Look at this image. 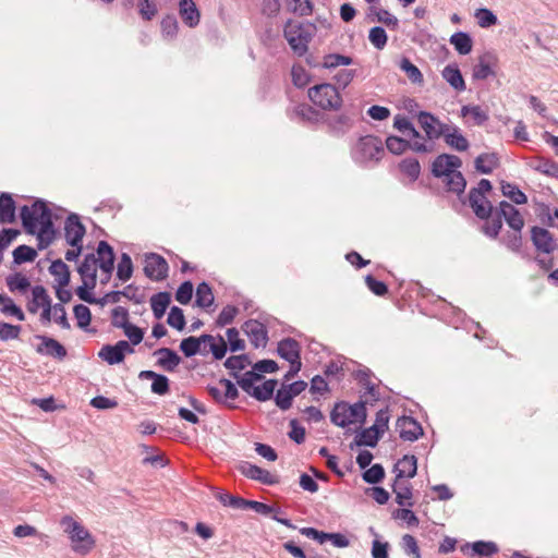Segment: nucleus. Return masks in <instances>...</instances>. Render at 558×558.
Listing matches in <instances>:
<instances>
[{
  "instance_id": "e433bc0d",
  "label": "nucleus",
  "mask_w": 558,
  "mask_h": 558,
  "mask_svg": "<svg viewBox=\"0 0 558 558\" xmlns=\"http://www.w3.org/2000/svg\"><path fill=\"white\" fill-rule=\"evenodd\" d=\"M393 126L403 135L411 138H421L422 134L414 128L412 122L404 116L397 114L393 119Z\"/></svg>"
},
{
  "instance_id": "69168bd1",
  "label": "nucleus",
  "mask_w": 558,
  "mask_h": 558,
  "mask_svg": "<svg viewBox=\"0 0 558 558\" xmlns=\"http://www.w3.org/2000/svg\"><path fill=\"white\" fill-rule=\"evenodd\" d=\"M217 499L223 505L234 509H245V499L230 495L228 493H218Z\"/></svg>"
},
{
  "instance_id": "052dcab7",
  "label": "nucleus",
  "mask_w": 558,
  "mask_h": 558,
  "mask_svg": "<svg viewBox=\"0 0 558 558\" xmlns=\"http://www.w3.org/2000/svg\"><path fill=\"white\" fill-rule=\"evenodd\" d=\"M401 548L403 551L414 558H421L420 548L414 536L405 534L401 539Z\"/></svg>"
},
{
  "instance_id": "ea45409f",
  "label": "nucleus",
  "mask_w": 558,
  "mask_h": 558,
  "mask_svg": "<svg viewBox=\"0 0 558 558\" xmlns=\"http://www.w3.org/2000/svg\"><path fill=\"white\" fill-rule=\"evenodd\" d=\"M276 386L277 380L268 379L262 386H255L251 396L258 401H267L272 397Z\"/></svg>"
},
{
  "instance_id": "5701e85b",
  "label": "nucleus",
  "mask_w": 558,
  "mask_h": 558,
  "mask_svg": "<svg viewBox=\"0 0 558 558\" xmlns=\"http://www.w3.org/2000/svg\"><path fill=\"white\" fill-rule=\"evenodd\" d=\"M97 258L95 254H87L83 263L78 266V274L82 280H86L92 287H96L97 281Z\"/></svg>"
},
{
  "instance_id": "9d476101",
  "label": "nucleus",
  "mask_w": 558,
  "mask_h": 558,
  "mask_svg": "<svg viewBox=\"0 0 558 558\" xmlns=\"http://www.w3.org/2000/svg\"><path fill=\"white\" fill-rule=\"evenodd\" d=\"M144 272L153 280H162L168 275V264L160 255L150 253L146 255Z\"/></svg>"
},
{
  "instance_id": "393cba45",
  "label": "nucleus",
  "mask_w": 558,
  "mask_h": 558,
  "mask_svg": "<svg viewBox=\"0 0 558 558\" xmlns=\"http://www.w3.org/2000/svg\"><path fill=\"white\" fill-rule=\"evenodd\" d=\"M441 75L444 80L457 92L465 90V82L457 64L446 65Z\"/></svg>"
},
{
  "instance_id": "c756f323",
  "label": "nucleus",
  "mask_w": 558,
  "mask_h": 558,
  "mask_svg": "<svg viewBox=\"0 0 558 558\" xmlns=\"http://www.w3.org/2000/svg\"><path fill=\"white\" fill-rule=\"evenodd\" d=\"M474 166L480 173L489 174L499 166V159L494 153L481 154L475 158Z\"/></svg>"
},
{
  "instance_id": "2f4dec72",
  "label": "nucleus",
  "mask_w": 558,
  "mask_h": 558,
  "mask_svg": "<svg viewBox=\"0 0 558 558\" xmlns=\"http://www.w3.org/2000/svg\"><path fill=\"white\" fill-rule=\"evenodd\" d=\"M50 274L54 277L59 287H65L70 282L69 267L61 259L51 263L49 267Z\"/></svg>"
},
{
  "instance_id": "72a5a7b5",
  "label": "nucleus",
  "mask_w": 558,
  "mask_h": 558,
  "mask_svg": "<svg viewBox=\"0 0 558 558\" xmlns=\"http://www.w3.org/2000/svg\"><path fill=\"white\" fill-rule=\"evenodd\" d=\"M170 301L171 296L168 292H159L150 298V306L157 319H160L165 315Z\"/></svg>"
},
{
  "instance_id": "79ce46f5",
  "label": "nucleus",
  "mask_w": 558,
  "mask_h": 558,
  "mask_svg": "<svg viewBox=\"0 0 558 558\" xmlns=\"http://www.w3.org/2000/svg\"><path fill=\"white\" fill-rule=\"evenodd\" d=\"M250 364L251 361L245 354L230 356L225 362V366L231 371V375L234 378H238V372L244 369Z\"/></svg>"
},
{
  "instance_id": "4be33fe9",
  "label": "nucleus",
  "mask_w": 558,
  "mask_h": 558,
  "mask_svg": "<svg viewBox=\"0 0 558 558\" xmlns=\"http://www.w3.org/2000/svg\"><path fill=\"white\" fill-rule=\"evenodd\" d=\"M179 13L182 21L190 27H195L199 23L201 14L193 0H180Z\"/></svg>"
},
{
  "instance_id": "aec40b11",
  "label": "nucleus",
  "mask_w": 558,
  "mask_h": 558,
  "mask_svg": "<svg viewBox=\"0 0 558 558\" xmlns=\"http://www.w3.org/2000/svg\"><path fill=\"white\" fill-rule=\"evenodd\" d=\"M97 266L109 277L113 270L114 254L112 247L100 241L97 247Z\"/></svg>"
},
{
  "instance_id": "412c9836",
  "label": "nucleus",
  "mask_w": 558,
  "mask_h": 558,
  "mask_svg": "<svg viewBox=\"0 0 558 558\" xmlns=\"http://www.w3.org/2000/svg\"><path fill=\"white\" fill-rule=\"evenodd\" d=\"M277 352L280 357L289 363L301 361V347L299 342L292 338H284L278 343Z\"/></svg>"
},
{
  "instance_id": "1a4fd4ad",
  "label": "nucleus",
  "mask_w": 558,
  "mask_h": 558,
  "mask_svg": "<svg viewBox=\"0 0 558 558\" xmlns=\"http://www.w3.org/2000/svg\"><path fill=\"white\" fill-rule=\"evenodd\" d=\"M417 119L429 141L437 140L441 137L445 132H449V124L442 123L438 118L427 111H420Z\"/></svg>"
},
{
  "instance_id": "4468645a",
  "label": "nucleus",
  "mask_w": 558,
  "mask_h": 558,
  "mask_svg": "<svg viewBox=\"0 0 558 558\" xmlns=\"http://www.w3.org/2000/svg\"><path fill=\"white\" fill-rule=\"evenodd\" d=\"M397 430L401 439L407 441H414L423 435L422 426L410 416H401L396 423Z\"/></svg>"
},
{
  "instance_id": "a878e982",
  "label": "nucleus",
  "mask_w": 558,
  "mask_h": 558,
  "mask_svg": "<svg viewBox=\"0 0 558 558\" xmlns=\"http://www.w3.org/2000/svg\"><path fill=\"white\" fill-rule=\"evenodd\" d=\"M449 132H445L442 137L447 145L458 151H464L469 148V141L461 134L458 126L449 124Z\"/></svg>"
},
{
  "instance_id": "6ab92c4d",
  "label": "nucleus",
  "mask_w": 558,
  "mask_h": 558,
  "mask_svg": "<svg viewBox=\"0 0 558 558\" xmlns=\"http://www.w3.org/2000/svg\"><path fill=\"white\" fill-rule=\"evenodd\" d=\"M243 330L255 348L265 347L267 344V330L258 320H247L243 326Z\"/></svg>"
},
{
  "instance_id": "603ef678",
  "label": "nucleus",
  "mask_w": 558,
  "mask_h": 558,
  "mask_svg": "<svg viewBox=\"0 0 558 558\" xmlns=\"http://www.w3.org/2000/svg\"><path fill=\"white\" fill-rule=\"evenodd\" d=\"M7 286L10 291L25 292L31 283L29 280L22 274H14L7 278Z\"/></svg>"
},
{
  "instance_id": "09e8293b",
  "label": "nucleus",
  "mask_w": 558,
  "mask_h": 558,
  "mask_svg": "<svg viewBox=\"0 0 558 558\" xmlns=\"http://www.w3.org/2000/svg\"><path fill=\"white\" fill-rule=\"evenodd\" d=\"M400 69L407 74L408 78L412 83H422L423 74L416 65H414L408 58H403L400 61Z\"/></svg>"
},
{
  "instance_id": "a211bd4d",
  "label": "nucleus",
  "mask_w": 558,
  "mask_h": 558,
  "mask_svg": "<svg viewBox=\"0 0 558 558\" xmlns=\"http://www.w3.org/2000/svg\"><path fill=\"white\" fill-rule=\"evenodd\" d=\"M532 242L538 251L551 253L556 250V242L547 229L533 227L531 230Z\"/></svg>"
},
{
  "instance_id": "680f3d73",
  "label": "nucleus",
  "mask_w": 558,
  "mask_h": 558,
  "mask_svg": "<svg viewBox=\"0 0 558 558\" xmlns=\"http://www.w3.org/2000/svg\"><path fill=\"white\" fill-rule=\"evenodd\" d=\"M409 141V149L420 153L426 154L432 153L434 150L433 141L425 140L423 136L421 138H411Z\"/></svg>"
},
{
  "instance_id": "9b49d317",
  "label": "nucleus",
  "mask_w": 558,
  "mask_h": 558,
  "mask_svg": "<svg viewBox=\"0 0 558 558\" xmlns=\"http://www.w3.org/2000/svg\"><path fill=\"white\" fill-rule=\"evenodd\" d=\"M239 471L244 476L258 481L265 485H274L279 483V478L277 475L271 474L269 471L264 470L257 465H254L250 462H241L239 464Z\"/></svg>"
},
{
  "instance_id": "2eb2a0df",
  "label": "nucleus",
  "mask_w": 558,
  "mask_h": 558,
  "mask_svg": "<svg viewBox=\"0 0 558 558\" xmlns=\"http://www.w3.org/2000/svg\"><path fill=\"white\" fill-rule=\"evenodd\" d=\"M211 335H202L201 337H187L183 339L180 343V350L186 357L194 356L196 354H207L208 350L206 349V341H211Z\"/></svg>"
},
{
  "instance_id": "8fccbe9b",
  "label": "nucleus",
  "mask_w": 558,
  "mask_h": 558,
  "mask_svg": "<svg viewBox=\"0 0 558 558\" xmlns=\"http://www.w3.org/2000/svg\"><path fill=\"white\" fill-rule=\"evenodd\" d=\"M132 274H133L132 259L126 253H123L121 255V259L118 264L117 277L121 281H128L132 277Z\"/></svg>"
},
{
  "instance_id": "473e14b6",
  "label": "nucleus",
  "mask_w": 558,
  "mask_h": 558,
  "mask_svg": "<svg viewBox=\"0 0 558 558\" xmlns=\"http://www.w3.org/2000/svg\"><path fill=\"white\" fill-rule=\"evenodd\" d=\"M33 299L28 303L27 308L31 313H36L39 307L48 306L50 298L46 289L41 286H35L32 290Z\"/></svg>"
},
{
  "instance_id": "c03bdc74",
  "label": "nucleus",
  "mask_w": 558,
  "mask_h": 558,
  "mask_svg": "<svg viewBox=\"0 0 558 558\" xmlns=\"http://www.w3.org/2000/svg\"><path fill=\"white\" fill-rule=\"evenodd\" d=\"M393 493L396 494V502L399 506L411 507L413 505L411 502L412 489L409 485L400 484L398 483V480H396V483L393 485Z\"/></svg>"
},
{
  "instance_id": "c85d7f7f",
  "label": "nucleus",
  "mask_w": 558,
  "mask_h": 558,
  "mask_svg": "<svg viewBox=\"0 0 558 558\" xmlns=\"http://www.w3.org/2000/svg\"><path fill=\"white\" fill-rule=\"evenodd\" d=\"M15 220V202L8 193L0 195V222L12 223Z\"/></svg>"
},
{
  "instance_id": "ddd939ff",
  "label": "nucleus",
  "mask_w": 558,
  "mask_h": 558,
  "mask_svg": "<svg viewBox=\"0 0 558 558\" xmlns=\"http://www.w3.org/2000/svg\"><path fill=\"white\" fill-rule=\"evenodd\" d=\"M65 239L71 246H78L85 235V227L75 214H71L64 223Z\"/></svg>"
},
{
  "instance_id": "864d4df0",
  "label": "nucleus",
  "mask_w": 558,
  "mask_h": 558,
  "mask_svg": "<svg viewBox=\"0 0 558 558\" xmlns=\"http://www.w3.org/2000/svg\"><path fill=\"white\" fill-rule=\"evenodd\" d=\"M387 149L393 155H401L409 149V141L398 136H388L386 140Z\"/></svg>"
},
{
  "instance_id": "6e6552de",
  "label": "nucleus",
  "mask_w": 558,
  "mask_h": 558,
  "mask_svg": "<svg viewBox=\"0 0 558 558\" xmlns=\"http://www.w3.org/2000/svg\"><path fill=\"white\" fill-rule=\"evenodd\" d=\"M134 352V349L126 340H120L116 344H106L98 352V356L109 365L121 363L126 354Z\"/></svg>"
},
{
  "instance_id": "a19ab883",
  "label": "nucleus",
  "mask_w": 558,
  "mask_h": 558,
  "mask_svg": "<svg viewBox=\"0 0 558 558\" xmlns=\"http://www.w3.org/2000/svg\"><path fill=\"white\" fill-rule=\"evenodd\" d=\"M501 192L517 205H522L527 202L526 195L514 184L502 182Z\"/></svg>"
},
{
  "instance_id": "a18cd8bd",
  "label": "nucleus",
  "mask_w": 558,
  "mask_h": 558,
  "mask_svg": "<svg viewBox=\"0 0 558 558\" xmlns=\"http://www.w3.org/2000/svg\"><path fill=\"white\" fill-rule=\"evenodd\" d=\"M380 437L381 436L377 434L374 428L368 427L356 435L354 442L356 446L375 447Z\"/></svg>"
},
{
  "instance_id": "cd10ccee",
  "label": "nucleus",
  "mask_w": 558,
  "mask_h": 558,
  "mask_svg": "<svg viewBox=\"0 0 558 558\" xmlns=\"http://www.w3.org/2000/svg\"><path fill=\"white\" fill-rule=\"evenodd\" d=\"M154 354L158 356V365L168 372L174 371L181 362V357L168 348L158 349Z\"/></svg>"
},
{
  "instance_id": "3c124183",
  "label": "nucleus",
  "mask_w": 558,
  "mask_h": 558,
  "mask_svg": "<svg viewBox=\"0 0 558 558\" xmlns=\"http://www.w3.org/2000/svg\"><path fill=\"white\" fill-rule=\"evenodd\" d=\"M400 170L412 181L416 180L421 172L420 162L415 158H407L399 165Z\"/></svg>"
},
{
  "instance_id": "f03ea898",
  "label": "nucleus",
  "mask_w": 558,
  "mask_h": 558,
  "mask_svg": "<svg viewBox=\"0 0 558 558\" xmlns=\"http://www.w3.org/2000/svg\"><path fill=\"white\" fill-rule=\"evenodd\" d=\"M63 532L68 535L71 549L78 555H87L95 546V539L88 530L71 515L60 520Z\"/></svg>"
},
{
  "instance_id": "5fc2aeb1",
  "label": "nucleus",
  "mask_w": 558,
  "mask_h": 558,
  "mask_svg": "<svg viewBox=\"0 0 558 558\" xmlns=\"http://www.w3.org/2000/svg\"><path fill=\"white\" fill-rule=\"evenodd\" d=\"M461 116H471L477 125H482L488 120L487 113L480 106H463L461 108Z\"/></svg>"
},
{
  "instance_id": "e2e57ef3",
  "label": "nucleus",
  "mask_w": 558,
  "mask_h": 558,
  "mask_svg": "<svg viewBox=\"0 0 558 558\" xmlns=\"http://www.w3.org/2000/svg\"><path fill=\"white\" fill-rule=\"evenodd\" d=\"M368 39L375 48L381 50L387 44V34L383 27L375 26L371 28Z\"/></svg>"
},
{
  "instance_id": "6e6d98bb",
  "label": "nucleus",
  "mask_w": 558,
  "mask_h": 558,
  "mask_svg": "<svg viewBox=\"0 0 558 558\" xmlns=\"http://www.w3.org/2000/svg\"><path fill=\"white\" fill-rule=\"evenodd\" d=\"M37 256V252L27 245H20L13 251V258L16 264L33 262Z\"/></svg>"
},
{
  "instance_id": "4d7b16f0",
  "label": "nucleus",
  "mask_w": 558,
  "mask_h": 558,
  "mask_svg": "<svg viewBox=\"0 0 558 558\" xmlns=\"http://www.w3.org/2000/svg\"><path fill=\"white\" fill-rule=\"evenodd\" d=\"M353 60L351 57L339 54V53H330L324 57L323 66L326 69H333L340 65H350Z\"/></svg>"
},
{
  "instance_id": "f704fd0d",
  "label": "nucleus",
  "mask_w": 558,
  "mask_h": 558,
  "mask_svg": "<svg viewBox=\"0 0 558 558\" xmlns=\"http://www.w3.org/2000/svg\"><path fill=\"white\" fill-rule=\"evenodd\" d=\"M532 168L545 175L558 179V163L554 160L537 157L533 160Z\"/></svg>"
},
{
  "instance_id": "bb28decb",
  "label": "nucleus",
  "mask_w": 558,
  "mask_h": 558,
  "mask_svg": "<svg viewBox=\"0 0 558 558\" xmlns=\"http://www.w3.org/2000/svg\"><path fill=\"white\" fill-rule=\"evenodd\" d=\"M141 379H153L151 391L157 395H166L169 391V380L165 375L153 371H142L138 375Z\"/></svg>"
},
{
  "instance_id": "7c9ffc66",
  "label": "nucleus",
  "mask_w": 558,
  "mask_h": 558,
  "mask_svg": "<svg viewBox=\"0 0 558 558\" xmlns=\"http://www.w3.org/2000/svg\"><path fill=\"white\" fill-rule=\"evenodd\" d=\"M495 62V57L490 53H486L478 59V63L473 68V77L475 80H485L494 74L492 69Z\"/></svg>"
},
{
  "instance_id": "0eeeda50",
  "label": "nucleus",
  "mask_w": 558,
  "mask_h": 558,
  "mask_svg": "<svg viewBox=\"0 0 558 558\" xmlns=\"http://www.w3.org/2000/svg\"><path fill=\"white\" fill-rule=\"evenodd\" d=\"M385 154L384 144L377 136L361 137L353 148V157L357 162L379 161Z\"/></svg>"
},
{
  "instance_id": "423d86ee",
  "label": "nucleus",
  "mask_w": 558,
  "mask_h": 558,
  "mask_svg": "<svg viewBox=\"0 0 558 558\" xmlns=\"http://www.w3.org/2000/svg\"><path fill=\"white\" fill-rule=\"evenodd\" d=\"M493 189L492 183L487 179H482L476 187H472L469 192V204L475 216L480 219L488 220L493 213V206L486 197V193Z\"/></svg>"
},
{
  "instance_id": "37998d69",
  "label": "nucleus",
  "mask_w": 558,
  "mask_h": 558,
  "mask_svg": "<svg viewBox=\"0 0 558 558\" xmlns=\"http://www.w3.org/2000/svg\"><path fill=\"white\" fill-rule=\"evenodd\" d=\"M214 303V294L211 288L206 283L202 282L196 289V305L199 307H208Z\"/></svg>"
},
{
  "instance_id": "de8ad7c7",
  "label": "nucleus",
  "mask_w": 558,
  "mask_h": 558,
  "mask_svg": "<svg viewBox=\"0 0 558 558\" xmlns=\"http://www.w3.org/2000/svg\"><path fill=\"white\" fill-rule=\"evenodd\" d=\"M474 16L476 19L478 26L483 28L494 26L498 22L497 16L493 13V11L486 8L477 9L475 11Z\"/></svg>"
},
{
  "instance_id": "f3484780",
  "label": "nucleus",
  "mask_w": 558,
  "mask_h": 558,
  "mask_svg": "<svg viewBox=\"0 0 558 558\" xmlns=\"http://www.w3.org/2000/svg\"><path fill=\"white\" fill-rule=\"evenodd\" d=\"M498 213L504 217L512 231L521 232L524 227V219L520 211L510 203L502 201L499 203Z\"/></svg>"
},
{
  "instance_id": "bf43d9fd",
  "label": "nucleus",
  "mask_w": 558,
  "mask_h": 558,
  "mask_svg": "<svg viewBox=\"0 0 558 558\" xmlns=\"http://www.w3.org/2000/svg\"><path fill=\"white\" fill-rule=\"evenodd\" d=\"M287 5L290 11L301 16L310 15L313 10L310 0H287Z\"/></svg>"
},
{
  "instance_id": "f8f14e48",
  "label": "nucleus",
  "mask_w": 558,
  "mask_h": 558,
  "mask_svg": "<svg viewBox=\"0 0 558 558\" xmlns=\"http://www.w3.org/2000/svg\"><path fill=\"white\" fill-rule=\"evenodd\" d=\"M462 165L461 159L454 155H439L432 165V172L437 178H445Z\"/></svg>"
},
{
  "instance_id": "58836bf2",
  "label": "nucleus",
  "mask_w": 558,
  "mask_h": 558,
  "mask_svg": "<svg viewBox=\"0 0 558 558\" xmlns=\"http://www.w3.org/2000/svg\"><path fill=\"white\" fill-rule=\"evenodd\" d=\"M0 311L9 316H14L19 320L23 322L25 315L23 311L14 304L13 300L5 294L0 293Z\"/></svg>"
},
{
  "instance_id": "774afa93",
  "label": "nucleus",
  "mask_w": 558,
  "mask_h": 558,
  "mask_svg": "<svg viewBox=\"0 0 558 558\" xmlns=\"http://www.w3.org/2000/svg\"><path fill=\"white\" fill-rule=\"evenodd\" d=\"M293 397L287 386H282L276 393L275 401L278 408L281 410H288L292 405Z\"/></svg>"
},
{
  "instance_id": "4c0bfd02",
  "label": "nucleus",
  "mask_w": 558,
  "mask_h": 558,
  "mask_svg": "<svg viewBox=\"0 0 558 558\" xmlns=\"http://www.w3.org/2000/svg\"><path fill=\"white\" fill-rule=\"evenodd\" d=\"M444 183L446 184L448 191L457 194L463 193L466 186V181L463 174L458 171V169L445 177Z\"/></svg>"
},
{
  "instance_id": "f257e3e1",
  "label": "nucleus",
  "mask_w": 558,
  "mask_h": 558,
  "mask_svg": "<svg viewBox=\"0 0 558 558\" xmlns=\"http://www.w3.org/2000/svg\"><path fill=\"white\" fill-rule=\"evenodd\" d=\"M21 219L25 231L29 234H36L38 248L48 247L56 235L51 219V211L46 203L35 202L31 207L21 208Z\"/></svg>"
},
{
  "instance_id": "49530a36",
  "label": "nucleus",
  "mask_w": 558,
  "mask_h": 558,
  "mask_svg": "<svg viewBox=\"0 0 558 558\" xmlns=\"http://www.w3.org/2000/svg\"><path fill=\"white\" fill-rule=\"evenodd\" d=\"M239 386L251 396V392L255 388L254 384L262 379V375L257 374L254 369L246 372L243 376L235 378Z\"/></svg>"
},
{
  "instance_id": "0e129e2a",
  "label": "nucleus",
  "mask_w": 558,
  "mask_h": 558,
  "mask_svg": "<svg viewBox=\"0 0 558 558\" xmlns=\"http://www.w3.org/2000/svg\"><path fill=\"white\" fill-rule=\"evenodd\" d=\"M362 477L368 484H377L385 477V470L380 464H374L363 473Z\"/></svg>"
},
{
  "instance_id": "b1692460",
  "label": "nucleus",
  "mask_w": 558,
  "mask_h": 558,
  "mask_svg": "<svg viewBox=\"0 0 558 558\" xmlns=\"http://www.w3.org/2000/svg\"><path fill=\"white\" fill-rule=\"evenodd\" d=\"M416 471L417 460L415 456H404L396 463L393 468V472L397 473V480L403 477L412 478L415 476Z\"/></svg>"
},
{
  "instance_id": "338daca9",
  "label": "nucleus",
  "mask_w": 558,
  "mask_h": 558,
  "mask_svg": "<svg viewBox=\"0 0 558 558\" xmlns=\"http://www.w3.org/2000/svg\"><path fill=\"white\" fill-rule=\"evenodd\" d=\"M167 323L172 328H175L178 330H183V328L185 326V318H184L183 311L178 306H173L169 312Z\"/></svg>"
},
{
  "instance_id": "13d9d810",
  "label": "nucleus",
  "mask_w": 558,
  "mask_h": 558,
  "mask_svg": "<svg viewBox=\"0 0 558 558\" xmlns=\"http://www.w3.org/2000/svg\"><path fill=\"white\" fill-rule=\"evenodd\" d=\"M206 349L208 352L213 353L216 360H221L226 355L227 343L222 337H218V339H216L213 336L211 341H206Z\"/></svg>"
},
{
  "instance_id": "c9c22d12",
  "label": "nucleus",
  "mask_w": 558,
  "mask_h": 558,
  "mask_svg": "<svg viewBox=\"0 0 558 558\" xmlns=\"http://www.w3.org/2000/svg\"><path fill=\"white\" fill-rule=\"evenodd\" d=\"M450 44L460 54H468L472 51L473 43L469 34L458 32L451 35Z\"/></svg>"
},
{
  "instance_id": "39448f33",
  "label": "nucleus",
  "mask_w": 558,
  "mask_h": 558,
  "mask_svg": "<svg viewBox=\"0 0 558 558\" xmlns=\"http://www.w3.org/2000/svg\"><path fill=\"white\" fill-rule=\"evenodd\" d=\"M308 97L314 105L323 110H339L342 106V98L336 86L323 83L308 89Z\"/></svg>"
},
{
  "instance_id": "dca6fc26",
  "label": "nucleus",
  "mask_w": 558,
  "mask_h": 558,
  "mask_svg": "<svg viewBox=\"0 0 558 558\" xmlns=\"http://www.w3.org/2000/svg\"><path fill=\"white\" fill-rule=\"evenodd\" d=\"M35 338L40 340V343L36 347V352L38 354L52 356L59 360L65 357V348L56 339L41 335H37Z\"/></svg>"
},
{
  "instance_id": "7ed1b4c3",
  "label": "nucleus",
  "mask_w": 558,
  "mask_h": 558,
  "mask_svg": "<svg viewBox=\"0 0 558 558\" xmlns=\"http://www.w3.org/2000/svg\"><path fill=\"white\" fill-rule=\"evenodd\" d=\"M283 36L292 51L302 57L308 50V44L312 39V25L289 20L284 25Z\"/></svg>"
},
{
  "instance_id": "20e7f679",
  "label": "nucleus",
  "mask_w": 558,
  "mask_h": 558,
  "mask_svg": "<svg viewBox=\"0 0 558 558\" xmlns=\"http://www.w3.org/2000/svg\"><path fill=\"white\" fill-rule=\"evenodd\" d=\"M366 420V408L363 402L349 404L344 401L335 404L331 413L330 421L339 426L347 427L351 424H363Z\"/></svg>"
}]
</instances>
